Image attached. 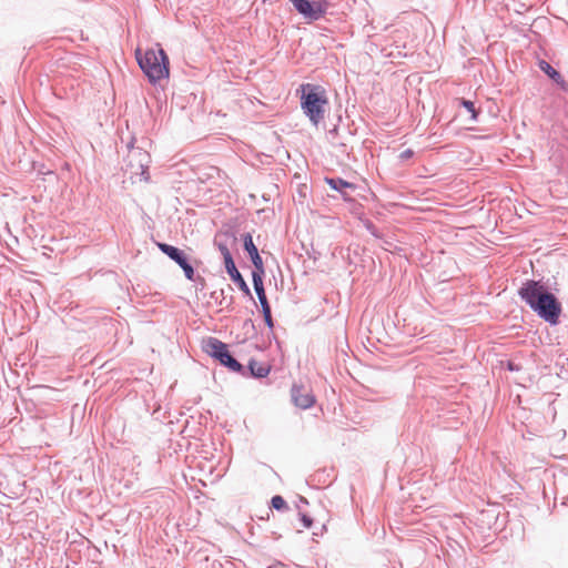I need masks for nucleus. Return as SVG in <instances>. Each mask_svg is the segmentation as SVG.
Here are the masks:
<instances>
[{
	"instance_id": "f257e3e1",
	"label": "nucleus",
	"mask_w": 568,
	"mask_h": 568,
	"mask_svg": "<svg viewBox=\"0 0 568 568\" xmlns=\"http://www.w3.org/2000/svg\"><path fill=\"white\" fill-rule=\"evenodd\" d=\"M518 296L549 325H557L561 304L541 281L527 280L518 290Z\"/></svg>"
},
{
	"instance_id": "f03ea898",
	"label": "nucleus",
	"mask_w": 568,
	"mask_h": 568,
	"mask_svg": "<svg viewBox=\"0 0 568 568\" xmlns=\"http://www.w3.org/2000/svg\"><path fill=\"white\" fill-rule=\"evenodd\" d=\"M158 47H160L158 44ZM135 58L144 74L151 83H156L170 75L169 58L162 48L148 49L144 52L138 48Z\"/></svg>"
},
{
	"instance_id": "7ed1b4c3",
	"label": "nucleus",
	"mask_w": 568,
	"mask_h": 568,
	"mask_svg": "<svg viewBox=\"0 0 568 568\" xmlns=\"http://www.w3.org/2000/svg\"><path fill=\"white\" fill-rule=\"evenodd\" d=\"M301 108L312 124L317 125L325 114V106L328 103L325 90L320 85L311 83L301 85Z\"/></svg>"
},
{
	"instance_id": "20e7f679",
	"label": "nucleus",
	"mask_w": 568,
	"mask_h": 568,
	"mask_svg": "<svg viewBox=\"0 0 568 568\" xmlns=\"http://www.w3.org/2000/svg\"><path fill=\"white\" fill-rule=\"evenodd\" d=\"M202 349L232 372L239 373L243 369V366L230 354L227 345L215 337L204 338Z\"/></svg>"
},
{
	"instance_id": "39448f33",
	"label": "nucleus",
	"mask_w": 568,
	"mask_h": 568,
	"mask_svg": "<svg viewBox=\"0 0 568 568\" xmlns=\"http://www.w3.org/2000/svg\"><path fill=\"white\" fill-rule=\"evenodd\" d=\"M148 159L149 155L146 152H143L142 150H134L130 152L128 155V171L130 172V179L132 182H135L138 179L139 181H148Z\"/></svg>"
},
{
	"instance_id": "423d86ee",
	"label": "nucleus",
	"mask_w": 568,
	"mask_h": 568,
	"mask_svg": "<svg viewBox=\"0 0 568 568\" xmlns=\"http://www.w3.org/2000/svg\"><path fill=\"white\" fill-rule=\"evenodd\" d=\"M158 246L165 255L182 267L187 280L192 281L194 278V268L187 262L185 254L181 250L165 243H159Z\"/></svg>"
},
{
	"instance_id": "0eeeda50",
	"label": "nucleus",
	"mask_w": 568,
	"mask_h": 568,
	"mask_svg": "<svg viewBox=\"0 0 568 568\" xmlns=\"http://www.w3.org/2000/svg\"><path fill=\"white\" fill-rule=\"evenodd\" d=\"M290 1L298 13L313 21L321 19L326 12V7L321 2H311L310 0Z\"/></svg>"
},
{
	"instance_id": "6e6552de",
	"label": "nucleus",
	"mask_w": 568,
	"mask_h": 568,
	"mask_svg": "<svg viewBox=\"0 0 568 568\" xmlns=\"http://www.w3.org/2000/svg\"><path fill=\"white\" fill-rule=\"evenodd\" d=\"M252 281H253L254 291H255V293L257 295L258 302H260L261 307H262V313H263V316H264V321H265V323L267 324L268 327H273L271 306L268 304V301H267V297H266V294H265V288H264V285H263V278L260 277L258 273H253L252 274Z\"/></svg>"
},
{
	"instance_id": "1a4fd4ad",
	"label": "nucleus",
	"mask_w": 568,
	"mask_h": 568,
	"mask_svg": "<svg viewBox=\"0 0 568 568\" xmlns=\"http://www.w3.org/2000/svg\"><path fill=\"white\" fill-rule=\"evenodd\" d=\"M292 402L296 407L307 409L315 403V397L311 390L303 385L294 384L291 388Z\"/></svg>"
},
{
	"instance_id": "9d476101",
	"label": "nucleus",
	"mask_w": 568,
	"mask_h": 568,
	"mask_svg": "<svg viewBox=\"0 0 568 568\" xmlns=\"http://www.w3.org/2000/svg\"><path fill=\"white\" fill-rule=\"evenodd\" d=\"M220 248H221V252L224 257V263H225V268H226L227 274L239 285V287L242 291L248 293L246 283H245L243 276L241 275V273L237 271L235 263L231 256L230 251L227 250V247L225 245H221Z\"/></svg>"
},
{
	"instance_id": "9b49d317",
	"label": "nucleus",
	"mask_w": 568,
	"mask_h": 568,
	"mask_svg": "<svg viewBox=\"0 0 568 568\" xmlns=\"http://www.w3.org/2000/svg\"><path fill=\"white\" fill-rule=\"evenodd\" d=\"M324 181L338 192L344 201H352V193L357 189L356 184L345 181L342 178H325Z\"/></svg>"
},
{
	"instance_id": "f8f14e48",
	"label": "nucleus",
	"mask_w": 568,
	"mask_h": 568,
	"mask_svg": "<svg viewBox=\"0 0 568 568\" xmlns=\"http://www.w3.org/2000/svg\"><path fill=\"white\" fill-rule=\"evenodd\" d=\"M251 264L254 266V271H252L251 275L253 273H258L260 277L263 278L264 275V268H263V260L258 254L257 247L254 245L253 241L251 240Z\"/></svg>"
},
{
	"instance_id": "ddd939ff",
	"label": "nucleus",
	"mask_w": 568,
	"mask_h": 568,
	"mask_svg": "<svg viewBox=\"0 0 568 568\" xmlns=\"http://www.w3.org/2000/svg\"><path fill=\"white\" fill-rule=\"evenodd\" d=\"M274 508L276 510H286L288 509V506L285 501V499L280 496V495H275L272 497L271 499V507H267L265 509V516H258L260 519L264 520V519H268V516H270V513H271V509Z\"/></svg>"
},
{
	"instance_id": "4468645a",
	"label": "nucleus",
	"mask_w": 568,
	"mask_h": 568,
	"mask_svg": "<svg viewBox=\"0 0 568 568\" xmlns=\"http://www.w3.org/2000/svg\"><path fill=\"white\" fill-rule=\"evenodd\" d=\"M538 65L539 69L542 72H545L554 82L560 79L561 74L556 69H554L547 61L540 60Z\"/></svg>"
},
{
	"instance_id": "2eb2a0df",
	"label": "nucleus",
	"mask_w": 568,
	"mask_h": 568,
	"mask_svg": "<svg viewBox=\"0 0 568 568\" xmlns=\"http://www.w3.org/2000/svg\"><path fill=\"white\" fill-rule=\"evenodd\" d=\"M270 373V366L256 367V362L251 359V377L262 378L267 376Z\"/></svg>"
},
{
	"instance_id": "dca6fc26",
	"label": "nucleus",
	"mask_w": 568,
	"mask_h": 568,
	"mask_svg": "<svg viewBox=\"0 0 568 568\" xmlns=\"http://www.w3.org/2000/svg\"><path fill=\"white\" fill-rule=\"evenodd\" d=\"M460 105H463L468 112H470L471 114V120L476 121L477 120V111L475 109V105L471 101L469 100H466V99H462L460 100Z\"/></svg>"
},
{
	"instance_id": "f3484780",
	"label": "nucleus",
	"mask_w": 568,
	"mask_h": 568,
	"mask_svg": "<svg viewBox=\"0 0 568 568\" xmlns=\"http://www.w3.org/2000/svg\"><path fill=\"white\" fill-rule=\"evenodd\" d=\"M301 520H302L303 526L305 528H310L312 526V524H313L312 518L310 516L305 515V514L301 515Z\"/></svg>"
},
{
	"instance_id": "a211bd4d",
	"label": "nucleus",
	"mask_w": 568,
	"mask_h": 568,
	"mask_svg": "<svg viewBox=\"0 0 568 568\" xmlns=\"http://www.w3.org/2000/svg\"><path fill=\"white\" fill-rule=\"evenodd\" d=\"M413 155H414L413 150H410V149H406V150H404V151L399 154V159H400V160H403V161H405V160L410 159Z\"/></svg>"
},
{
	"instance_id": "6ab92c4d",
	"label": "nucleus",
	"mask_w": 568,
	"mask_h": 568,
	"mask_svg": "<svg viewBox=\"0 0 568 568\" xmlns=\"http://www.w3.org/2000/svg\"><path fill=\"white\" fill-rule=\"evenodd\" d=\"M555 83L558 84L562 91L568 92V82L565 81L562 75H560V79L555 81Z\"/></svg>"
},
{
	"instance_id": "aec40b11",
	"label": "nucleus",
	"mask_w": 568,
	"mask_h": 568,
	"mask_svg": "<svg viewBox=\"0 0 568 568\" xmlns=\"http://www.w3.org/2000/svg\"><path fill=\"white\" fill-rule=\"evenodd\" d=\"M243 246L245 251H248V235L243 236Z\"/></svg>"
},
{
	"instance_id": "412c9836",
	"label": "nucleus",
	"mask_w": 568,
	"mask_h": 568,
	"mask_svg": "<svg viewBox=\"0 0 568 568\" xmlns=\"http://www.w3.org/2000/svg\"><path fill=\"white\" fill-rule=\"evenodd\" d=\"M261 213H265V214H268V213H272V211L270 210H257V214H261Z\"/></svg>"
},
{
	"instance_id": "4be33fe9",
	"label": "nucleus",
	"mask_w": 568,
	"mask_h": 568,
	"mask_svg": "<svg viewBox=\"0 0 568 568\" xmlns=\"http://www.w3.org/2000/svg\"><path fill=\"white\" fill-rule=\"evenodd\" d=\"M250 104H251V106H256V105H260V104H261V102H260L258 100H257L256 102H254V101H252V100H251V101H250Z\"/></svg>"
},
{
	"instance_id": "5701e85b",
	"label": "nucleus",
	"mask_w": 568,
	"mask_h": 568,
	"mask_svg": "<svg viewBox=\"0 0 568 568\" xmlns=\"http://www.w3.org/2000/svg\"><path fill=\"white\" fill-rule=\"evenodd\" d=\"M337 133V129L334 128L333 130L329 131V134L333 135V134H336Z\"/></svg>"
},
{
	"instance_id": "b1692460",
	"label": "nucleus",
	"mask_w": 568,
	"mask_h": 568,
	"mask_svg": "<svg viewBox=\"0 0 568 568\" xmlns=\"http://www.w3.org/2000/svg\"><path fill=\"white\" fill-rule=\"evenodd\" d=\"M508 367H509L510 371L515 369L511 363L508 364Z\"/></svg>"
}]
</instances>
